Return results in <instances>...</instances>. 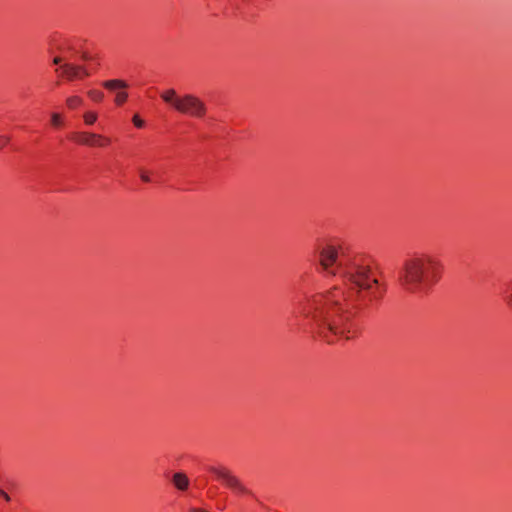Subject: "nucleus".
<instances>
[{
    "mask_svg": "<svg viewBox=\"0 0 512 512\" xmlns=\"http://www.w3.org/2000/svg\"><path fill=\"white\" fill-rule=\"evenodd\" d=\"M319 263L327 274L339 275L346 289L334 287L326 294L305 296L298 302L300 313L313 321L328 343L333 342L331 336L351 339L356 333L355 317L380 301L386 287L373 276L363 257H347L341 246L328 243L320 247Z\"/></svg>",
    "mask_w": 512,
    "mask_h": 512,
    "instance_id": "f257e3e1",
    "label": "nucleus"
},
{
    "mask_svg": "<svg viewBox=\"0 0 512 512\" xmlns=\"http://www.w3.org/2000/svg\"><path fill=\"white\" fill-rule=\"evenodd\" d=\"M441 269L442 263L436 257L416 254L404 261L399 281L406 291L421 292L428 284L438 281Z\"/></svg>",
    "mask_w": 512,
    "mask_h": 512,
    "instance_id": "f03ea898",
    "label": "nucleus"
},
{
    "mask_svg": "<svg viewBox=\"0 0 512 512\" xmlns=\"http://www.w3.org/2000/svg\"><path fill=\"white\" fill-rule=\"evenodd\" d=\"M162 100L180 114L203 118L207 113V106L194 94L179 95L174 89H168L161 93Z\"/></svg>",
    "mask_w": 512,
    "mask_h": 512,
    "instance_id": "7ed1b4c3",
    "label": "nucleus"
},
{
    "mask_svg": "<svg viewBox=\"0 0 512 512\" xmlns=\"http://www.w3.org/2000/svg\"><path fill=\"white\" fill-rule=\"evenodd\" d=\"M93 57L82 49V42H71L66 45V83H76L90 75L81 61H90Z\"/></svg>",
    "mask_w": 512,
    "mask_h": 512,
    "instance_id": "20e7f679",
    "label": "nucleus"
},
{
    "mask_svg": "<svg viewBox=\"0 0 512 512\" xmlns=\"http://www.w3.org/2000/svg\"><path fill=\"white\" fill-rule=\"evenodd\" d=\"M209 471L213 473L217 479L222 481L228 488L235 492L247 494L248 489L242 484L237 476H235L228 468L223 466H211Z\"/></svg>",
    "mask_w": 512,
    "mask_h": 512,
    "instance_id": "39448f33",
    "label": "nucleus"
},
{
    "mask_svg": "<svg viewBox=\"0 0 512 512\" xmlns=\"http://www.w3.org/2000/svg\"><path fill=\"white\" fill-rule=\"evenodd\" d=\"M103 86L110 91L116 92L115 103L117 105H122L127 100L128 94L123 91L128 86L126 82L118 79L108 80L103 82Z\"/></svg>",
    "mask_w": 512,
    "mask_h": 512,
    "instance_id": "423d86ee",
    "label": "nucleus"
},
{
    "mask_svg": "<svg viewBox=\"0 0 512 512\" xmlns=\"http://www.w3.org/2000/svg\"><path fill=\"white\" fill-rule=\"evenodd\" d=\"M75 140L80 144L100 147L110 142L108 138L94 133H78L75 135Z\"/></svg>",
    "mask_w": 512,
    "mask_h": 512,
    "instance_id": "0eeeda50",
    "label": "nucleus"
},
{
    "mask_svg": "<svg viewBox=\"0 0 512 512\" xmlns=\"http://www.w3.org/2000/svg\"><path fill=\"white\" fill-rule=\"evenodd\" d=\"M172 483L178 490L184 491L189 486V479L184 473L177 472L172 476Z\"/></svg>",
    "mask_w": 512,
    "mask_h": 512,
    "instance_id": "6e6552de",
    "label": "nucleus"
},
{
    "mask_svg": "<svg viewBox=\"0 0 512 512\" xmlns=\"http://www.w3.org/2000/svg\"><path fill=\"white\" fill-rule=\"evenodd\" d=\"M82 103V99L78 96H73L66 99V107L75 108Z\"/></svg>",
    "mask_w": 512,
    "mask_h": 512,
    "instance_id": "1a4fd4ad",
    "label": "nucleus"
},
{
    "mask_svg": "<svg viewBox=\"0 0 512 512\" xmlns=\"http://www.w3.org/2000/svg\"><path fill=\"white\" fill-rule=\"evenodd\" d=\"M50 123L53 127L58 128L62 123V116L60 113H52Z\"/></svg>",
    "mask_w": 512,
    "mask_h": 512,
    "instance_id": "9d476101",
    "label": "nucleus"
},
{
    "mask_svg": "<svg viewBox=\"0 0 512 512\" xmlns=\"http://www.w3.org/2000/svg\"><path fill=\"white\" fill-rule=\"evenodd\" d=\"M89 97L96 102H100L103 100L104 94L98 90H91L88 92Z\"/></svg>",
    "mask_w": 512,
    "mask_h": 512,
    "instance_id": "9b49d317",
    "label": "nucleus"
},
{
    "mask_svg": "<svg viewBox=\"0 0 512 512\" xmlns=\"http://www.w3.org/2000/svg\"><path fill=\"white\" fill-rule=\"evenodd\" d=\"M83 117L87 125H92L97 120V114L94 112H86Z\"/></svg>",
    "mask_w": 512,
    "mask_h": 512,
    "instance_id": "f8f14e48",
    "label": "nucleus"
},
{
    "mask_svg": "<svg viewBox=\"0 0 512 512\" xmlns=\"http://www.w3.org/2000/svg\"><path fill=\"white\" fill-rule=\"evenodd\" d=\"M11 137L9 135H0V150L7 147L10 143Z\"/></svg>",
    "mask_w": 512,
    "mask_h": 512,
    "instance_id": "ddd939ff",
    "label": "nucleus"
},
{
    "mask_svg": "<svg viewBox=\"0 0 512 512\" xmlns=\"http://www.w3.org/2000/svg\"><path fill=\"white\" fill-rule=\"evenodd\" d=\"M140 178H141L142 181H144L146 183L151 182L150 175L148 174L147 171H145L143 169L140 170Z\"/></svg>",
    "mask_w": 512,
    "mask_h": 512,
    "instance_id": "4468645a",
    "label": "nucleus"
},
{
    "mask_svg": "<svg viewBox=\"0 0 512 512\" xmlns=\"http://www.w3.org/2000/svg\"><path fill=\"white\" fill-rule=\"evenodd\" d=\"M133 123L138 128H142L144 126V121L140 119L138 115H134Z\"/></svg>",
    "mask_w": 512,
    "mask_h": 512,
    "instance_id": "2eb2a0df",
    "label": "nucleus"
},
{
    "mask_svg": "<svg viewBox=\"0 0 512 512\" xmlns=\"http://www.w3.org/2000/svg\"><path fill=\"white\" fill-rule=\"evenodd\" d=\"M504 300L508 306L512 307V287L510 288V292L504 296Z\"/></svg>",
    "mask_w": 512,
    "mask_h": 512,
    "instance_id": "dca6fc26",
    "label": "nucleus"
},
{
    "mask_svg": "<svg viewBox=\"0 0 512 512\" xmlns=\"http://www.w3.org/2000/svg\"><path fill=\"white\" fill-rule=\"evenodd\" d=\"M0 497L4 499L6 502H10L11 498L7 492L0 488Z\"/></svg>",
    "mask_w": 512,
    "mask_h": 512,
    "instance_id": "f3484780",
    "label": "nucleus"
},
{
    "mask_svg": "<svg viewBox=\"0 0 512 512\" xmlns=\"http://www.w3.org/2000/svg\"><path fill=\"white\" fill-rule=\"evenodd\" d=\"M61 62H62V58H61L60 56H56V57H54V59H53V63H54L55 65H59Z\"/></svg>",
    "mask_w": 512,
    "mask_h": 512,
    "instance_id": "a211bd4d",
    "label": "nucleus"
}]
</instances>
